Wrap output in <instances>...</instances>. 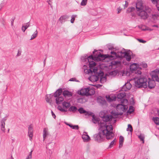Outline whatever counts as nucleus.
<instances>
[{
    "label": "nucleus",
    "mask_w": 159,
    "mask_h": 159,
    "mask_svg": "<svg viewBox=\"0 0 159 159\" xmlns=\"http://www.w3.org/2000/svg\"><path fill=\"white\" fill-rule=\"evenodd\" d=\"M112 118V116L109 115L104 116L103 118V120L100 121V124H99V125H100L101 123H104L106 126L111 125H107L106 122L108 121H111Z\"/></svg>",
    "instance_id": "10"
},
{
    "label": "nucleus",
    "mask_w": 159,
    "mask_h": 159,
    "mask_svg": "<svg viewBox=\"0 0 159 159\" xmlns=\"http://www.w3.org/2000/svg\"><path fill=\"white\" fill-rule=\"evenodd\" d=\"M106 98L109 101H113V100L111 99V98L110 97H107L106 96Z\"/></svg>",
    "instance_id": "53"
},
{
    "label": "nucleus",
    "mask_w": 159,
    "mask_h": 159,
    "mask_svg": "<svg viewBox=\"0 0 159 159\" xmlns=\"http://www.w3.org/2000/svg\"><path fill=\"white\" fill-rule=\"evenodd\" d=\"M77 110V109L76 107L73 106H70L68 109L69 111L73 112H75Z\"/></svg>",
    "instance_id": "28"
},
{
    "label": "nucleus",
    "mask_w": 159,
    "mask_h": 159,
    "mask_svg": "<svg viewBox=\"0 0 159 159\" xmlns=\"http://www.w3.org/2000/svg\"><path fill=\"white\" fill-rule=\"evenodd\" d=\"M126 96L125 93V92H122L118 94L117 95V98L118 99H120V101L124 99L123 98Z\"/></svg>",
    "instance_id": "24"
},
{
    "label": "nucleus",
    "mask_w": 159,
    "mask_h": 159,
    "mask_svg": "<svg viewBox=\"0 0 159 159\" xmlns=\"http://www.w3.org/2000/svg\"><path fill=\"white\" fill-rule=\"evenodd\" d=\"M26 159H32V157H31L30 156H27L26 157Z\"/></svg>",
    "instance_id": "56"
},
{
    "label": "nucleus",
    "mask_w": 159,
    "mask_h": 159,
    "mask_svg": "<svg viewBox=\"0 0 159 159\" xmlns=\"http://www.w3.org/2000/svg\"><path fill=\"white\" fill-rule=\"evenodd\" d=\"M78 111L80 114H84L85 113V115L88 114V112L84 110L83 108L81 107L78 110Z\"/></svg>",
    "instance_id": "29"
},
{
    "label": "nucleus",
    "mask_w": 159,
    "mask_h": 159,
    "mask_svg": "<svg viewBox=\"0 0 159 159\" xmlns=\"http://www.w3.org/2000/svg\"><path fill=\"white\" fill-rule=\"evenodd\" d=\"M82 138L84 142H88L90 140L89 136L88 135L87 132H84L82 135Z\"/></svg>",
    "instance_id": "16"
},
{
    "label": "nucleus",
    "mask_w": 159,
    "mask_h": 159,
    "mask_svg": "<svg viewBox=\"0 0 159 159\" xmlns=\"http://www.w3.org/2000/svg\"><path fill=\"white\" fill-rule=\"evenodd\" d=\"M62 92V89H59L56 91L53 95L56 102L57 104H61L64 100L63 97L61 95Z\"/></svg>",
    "instance_id": "6"
},
{
    "label": "nucleus",
    "mask_w": 159,
    "mask_h": 159,
    "mask_svg": "<svg viewBox=\"0 0 159 159\" xmlns=\"http://www.w3.org/2000/svg\"><path fill=\"white\" fill-rule=\"evenodd\" d=\"M128 102L126 99H124L121 100L120 104H118L116 107L117 111V114L116 115H122L124 112L126 111L128 108Z\"/></svg>",
    "instance_id": "4"
},
{
    "label": "nucleus",
    "mask_w": 159,
    "mask_h": 159,
    "mask_svg": "<svg viewBox=\"0 0 159 159\" xmlns=\"http://www.w3.org/2000/svg\"><path fill=\"white\" fill-rule=\"evenodd\" d=\"M8 117L7 116H6L5 117H4L1 120V123H5V122L6 121V120H7V118Z\"/></svg>",
    "instance_id": "45"
},
{
    "label": "nucleus",
    "mask_w": 159,
    "mask_h": 159,
    "mask_svg": "<svg viewBox=\"0 0 159 159\" xmlns=\"http://www.w3.org/2000/svg\"><path fill=\"white\" fill-rule=\"evenodd\" d=\"M51 113L53 118L55 119L56 117V116L52 111H51Z\"/></svg>",
    "instance_id": "52"
},
{
    "label": "nucleus",
    "mask_w": 159,
    "mask_h": 159,
    "mask_svg": "<svg viewBox=\"0 0 159 159\" xmlns=\"http://www.w3.org/2000/svg\"><path fill=\"white\" fill-rule=\"evenodd\" d=\"M155 86V83L154 80H149L148 82V85L147 86L150 89H152Z\"/></svg>",
    "instance_id": "20"
},
{
    "label": "nucleus",
    "mask_w": 159,
    "mask_h": 159,
    "mask_svg": "<svg viewBox=\"0 0 159 159\" xmlns=\"http://www.w3.org/2000/svg\"><path fill=\"white\" fill-rule=\"evenodd\" d=\"M87 0H82L80 4L81 6H85L87 3Z\"/></svg>",
    "instance_id": "42"
},
{
    "label": "nucleus",
    "mask_w": 159,
    "mask_h": 159,
    "mask_svg": "<svg viewBox=\"0 0 159 159\" xmlns=\"http://www.w3.org/2000/svg\"><path fill=\"white\" fill-rule=\"evenodd\" d=\"M137 11H139L142 10H146L148 12L151 11V9L147 6H144L143 5L141 1L137 2L136 6Z\"/></svg>",
    "instance_id": "7"
},
{
    "label": "nucleus",
    "mask_w": 159,
    "mask_h": 159,
    "mask_svg": "<svg viewBox=\"0 0 159 159\" xmlns=\"http://www.w3.org/2000/svg\"><path fill=\"white\" fill-rule=\"evenodd\" d=\"M141 66L143 68H146L147 67V65L146 63L142 64Z\"/></svg>",
    "instance_id": "50"
},
{
    "label": "nucleus",
    "mask_w": 159,
    "mask_h": 159,
    "mask_svg": "<svg viewBox=\"0 0 159 159\" xmlns=\"http://www.w3.org/2000/svg\"><path fill=\"white\" fill-rule=\"evenodd\" d=\"M77 16V15H73L71 16V19L70 20V22L72 23H73L74 22V20H75V18Z\"/></svg>",
    "instance_id": "40"
},
{
    "label": "nucleus",
    "mask_w": 159,
    "mask_h": 159,
    "mask_svg": "<svg viewBox=\"0 0 159 159\" xmlns=\"http://www.w3.org/2000/svg\"><path fill=\"white\" fill-rule=\"evenodd\" d=\"M99 79V76L97 75H93L90 76L89 78V80L92 82H95L98 80Z\"/></svg>",
    "instance_id": "15"
},
{
    "label": "nucleus",
    "mask_w": 159,
    "mask_h": 159,
    "mask_svg": "<svg viewBox=\"0 0 159 159\" xmlns=\"http://www.w3.org/2000/svg\"><path fill=\"white\" fill-rule=\"evenodd\" d=\"M30 24L29 22L27 23H25L22 26H24V30L25 31V30L30 26Z\"/></svg>",
    "instance_id": "37"
},
{
    "label": "nucleus",
    "mask_w": 159,
    "mask_h": 159,
    "mask_svg": "<svg viewBox=\"0 0 159 159\" xmlns=\"http://www.w3.org/2000/svg\"><path fill=\"white\" fill-rule=\"evenodd\" d=\"M98 71V68L97 67H94L92 69V72L90 73H92L93 74H93H96L97 75L98 74V73L97 72Z\"/></svg>",
    "instance_id": "31"
},
{
    "label": "nucleus",
    "mask_w": 159,
    "mask_h": 159,
    "mask_svg": "<svg viewBox=\"0 0 159 159\" xmlns=\"http://www.w3.org/2000/svg\"><path fill=\"white\" fill-rule=\"evenodd\" d=\"M89 91L88 92V96L92 95L94 94L95 93V91L93 89L89 87Z\"/></svg>",
    "instance_id": "27"
},
{
    "label": "nucleus",
    "mask_w": 159,
    "mask_h": 159,
    "mask_svg": "<svg viewBox=\"0 0 159 159\" xmlns=\"http://www.w3.org/2000/svg\"><path fill=\"white\" fill-rule=\"evenodd\" d=\"M92 118H93L92 119V121L93 122L94 124H96L98 123V125H99V126H100L99 124H100V121L99 122V121H98V120L96 119L95 118L94 116H93Z\"/></svg>",
    "instance_id": "36"
},
{
    "label": "nucleus",
    "mask_w": 159,
    "mask_h": 159,
    "mask_svg": "<svg viewBox=\"0 0 159 159\" xmlns=\"http://www.w3.org/2000/svg\"><path fill=\"white\" fill-rule=\"evenodd\" d=\"M46 101L47 102H50V99L48 98V97H47V98H46Z\"/></svg>",
    "instance_id": "55"
},
{
    "label": "nucleus",
    "mask_w": 159,
    "mask_h": 159,
    "mask_svg": "<svg viewBox=\"0 0 159 159\" xmlns=\"http://www.w3.org/2000/svg\"><path fill=\"white\" fill-rule=\"evenodd\" d=\"M22 30L23 31V32H25V31L24 30V26H22V28H21Z\"/></svg>",
    "instance_id": "61"
},
{
    "label": "nucleus",
    "mask_w": 159,
    "mask_h": 159,
    "mask_svg": "<svg viewBox=\"0 0 159 159\" xmlns=\"http://www.w3.org/2000/svg\"><path fill=\"white\" fill-rule=\"evenodd\" d=\"M127 131H129L131 132L133 130L132 127L130 124L128 125V127L126 129Z\"/></svg>",
    "instance_id": "41"
},
{
    "label": "nucleus",
    "mask_w": 159,
    "mask_h": 159,
    "mask_svg": "<svg viewBox=\"0 0 159 159\" xmlns=\"http://www.w3.org/2000/svg\"><path fill=\"white\" fill-rule=\"evenodd\" d=\"M138 64L133 63L130 66V69L133 72L134 71L136 75H141L142 72L138 70Z\"/></svg>",
    "instance_id": "9"
},
{
    "label": "nucleus",
    "mask_w": 159,
    "mask_h": 159,
    "mask_svg": "<svg viewBox=\"0 0 159 159\" xmlns=\"http://www.w3.org/2000/svg\"><path fill=\"white\" fill-rule=\"evenodd\" d=\"M116 139H114L113 141H112L110 143L108 148H110L112 147L115 144V143L116 142Z\"/></svg>",
    "instance_id": "38"
},
{
    "label": "nucleus",
    "mask_w": 159,
    "mask_h": 159,
    "mask_svg": "<svg viewBox=\"0 0 159 159\" xmlns=\"http://www.w3.org/2000/svg\"><path fill=\"white\" fill-rule=\"evenodd\" d=\"M81 60L83 62L88 61L89 63L90 69L88 70L87 72L88 74H89L92 72V68L95 67L96 63L93 61L96 59V57H94L93 55H91L88 56H86L84 57H81Z\"/></svg>",
    "instance_id": "5"
},
{
    "label": "nucleus",
    "mask_w": 159,
    "mask_h": 159,
    "mask_svg": "<svg viewBox=\"0 0 159 159\" xmlns=\"http://www.w3.org/2000/svg\"><path fill=\"white\" fill-rule=\"evenodd\" d=\"M156 6L157 7L158 10L159 11V6L158 7L157 5Z\"/></svg>",
    "instance_id": "63"
},
{
    "label": "nucleus",
    "mask_w": 159,
    "mask_h": 159,
    "mask_svg": "<svg viewBox=\"0 0 159 159\" xmlns=\"http://www.w3.org/2000/svg\"><path fill=\"white\" fill-rule=\"evenodd\" d=\"M106 46L108 49L109 50H111V51L115 52L116 50V48L115 47L114 45L113 44L109 43L107 44Z\"/></svg>",
    "instance_id": "21"
},
{
    "label": "nucleus",
    "mask_w": 159,
    "mask_h": 159,
    "mask_svg": "<svg viewBox=\"0 0 159 159\" xmlns=\"http://www.w3.org/2000/svg\"><path fill=\"white\" fill-rule=\"evenodd\" d=\"M28 136L30 138V140L31 141L33 136V128L31 125L28 127Z\"/></svg>",
    "instance_id": "17"
},
{
    "label": "nucleus",
    "mask_w": 159,
    "mask_h": 159,
    "mask_svg": "<svg viewBox=\"0 0 159 159\" xmlns=\"http://www.w3.org/2000/svg\"><path fill=\"white\" fill-rule=\"evenodd\" d=\"M134 111V108L133 106H130L128 110L127 111V113L129 114H131Z\"/></svg>",
    "instance_id": "33"
},
{
    "label": "nucleus",
    "mask_w": 159,
    "mask_h": 159,
    "mask_svg": "<svg viewBox=\"0 0 159 159\" xmlns=\"http://www.w3.org/2000/svg\"><path fill=\"white\" fill-rule=\"evenodd\" d=\"M125 5L124 7V8H125L127 7L128 5V3L126 1H125Z\"/></svg>",
    "instance_id": "54"
},
{
    "label": "nucleus",
    "mask_w": 159,
    "mask_h": 159,
    "mask_svg": "<svg viewBox=\"0 0 159 159\" xmlns=\"http://www.w3.org/2000/svg\"><path fill=\"white\" fill-rule=\"evenodd\" d=\"M124 141V137L122 136H120L119 138V148H121L123 145V143Z\"/></svg>",
    "instance_id": "26"
},
{
    "label": "nucleus",
    "mask_w": 159,
    "mask_h": 159,
    "mask_svg": "<svg viewBox=\"0 0 159 159\" xmlns=\"http://www.w3.org/2000/svg\"><path fill=\"white\" fill-rule=\"evenodd\" d=\"M63 107L59 105L57 107V109L61 112H65L67 111V110L65 109L64 108L67 109L70 106V103L69 102L64 101L62 103Z\"/></svg>",
    "instance_id": "8"
},
{
    "label": "nucleus",
    "mask_w": 159,
    "mask_h": 159,
    "mask_svg": "<svg viewBox=\"0 0 159 159\" xmlns=\"http://www.w3.org/2000/svg\"><path fill=\"white\" fill-rule=\"evenodd\" d=\"M15 19V17H14L12 18L11 20V26H13L14 22V20Z\"/></svg>",
    "instance_id": "47"
},
{
    "label": "nucleus",
    "mask_w": 159,
    "mask_h": 159,
    "mask_svg": "<svg viewBox=\"0 0 159 159\" xmlns=\"http://www.w3.org/2000/svg\"><path fill=\"white\" fill-rule=\"evenodd\" d=\"M141 11L138 13V15L142 19L144 20L147 19L148 17V13H150L151 11L148 12L146 10H142Z\"/></svg>",
    "instance_id": "11"
},
{
    "label": "nucleus",
    "mask_w": 159,
    "mask_h": 159,
    "mask_svg": "<svg viewBox=\"0 0 159 159\" xmlns=\"http://www.w3.org/2000/svg\"><path fill=\"white\" fill-rule=\"evenodd\" d=\"M48 134V129L47 128H44L43 130V136L44 141L46 139L47 136Z\"/></svg>",
    "instance_id": "25"
},
{
    "label": "nucleus",
    "mask_w": 159,
    "mask_h": 159,
    "mask_svg": "<svg viewBox=\"0 0 159 159\" xmlns=\"http://www.w3.org/2000/svg\"><path fill=\"white\" fill-rule=\"evenodd\" d=\"M131 85L130 84H127L123 86L122 90L123 91H127L129 90L131 88Z\"/></svg>",
    "instance_id": "22"
},
{
    "label": "nucleus",
    "mask_w": 159,
    "mask_h": 159,
    "mask_svg": "<svg viewBox=\"0 0 159 159\" xmlns=\"http://www.w3.org/2000/svg\"><path fill=\"white\" fill-rule=\"evenodd\" d=\"M138 40L140 43H146V41L145 40H143L142 39H138Z\"/></svg>",
    "instance_id": "49"
},
{
    "label": "nucleus",
    "mask_w": 159,
    "mask_h": 159,
    "mask_svg": "<svg viewBox=\"0 0 159 159\" xmlns=\"http://www.w3.org/2000/svg\"><path fill=\"white\" fill-rule=\"evenodd\" d=\"M52 0H48L47 1V2L49 4L51 5V3H50V2H51Z\"/></svg>",
    "instance_id": "59"
},
{
    "label": "nucleus",
    "mask_w": 159,
    "mask_h": 159,
    "mask_svg": "<svg viewBox=\"0 0 159 159\" xmlns=\"http://www.w3.org/2000/svg\"><path fill=\"white\" fill-rule=\"evenodd\" d=\"M68 16L67 15H64L61 16L59 19V20H61L62 21L63 20H65L68 19Z\"/></svg>",
    "instance_id": "35"
},
{
    "label": "nucleus",
    "mask_w": 159,
    "mask_h": 159,
    "mask_svg": "<svg viewBox=\"0 0 159 159\" xmlns=\"http://www.w3.org/2000/svg\"><path fill=\"white\" fill-rule=\"evenodd\" d=\"M118 11L117 13H120L121 10V9H120V8H118Z\"/></svg>",
    "instance_id": "57"
},
{
    "label": "nucleus",
    "mask_w": 159,
    "mask_h": 159,
    "mask_svg": "<svg viewBox=\"0 0 159 159\" xmlns=\"http://www.w3.org/2000/svg\"><path fill=\"white\" fill-rule=\"evenodd\" d=\"M89 91V87L86 88H83L80 91V94L81 95L83 96H88V92Z\"/></svg>",
    "instance_id": "18"
},
{
    "label": "nucleus",
    "mask_w": 159,
    "mask_h": 159,
    "mask_svg": "<svg viewBox=\"0 0 159 159\" xmlns=\"http://www.w3.org/2000/svg\"><path fill=\"white\" fill-rule=\"evenodd\" d=\"M111 55L109 54L103 55L101 54L100 53L98 55V58H101V60H104L105 59L107 58H112ZM101 60V59L100 60Z\"/></svg>",
    "instance_id": "19"
},
{
    "label": "nucleus",
    "mask_w": 159,
    "mask_h": 159,
    "mask_svg": "<svg viewBox=\"0 0 159 159\" xmlns=\"http://www.w3.org/2000/svg\"><path fill=\"white\" fill-rule=\"evenodd\" d=\"M153 27H158V26L157 25H153Z\"/></svg>",
    "instance_id": "62"
},
{
    "label": "nucleus",
    "mask_w": 159,
    "mask_h": 159,
    "mask_svg": "<svg viewBox=\"0 0 159 159\" xmlns=\"http://www.w3.org/2000/svg\"><path fill=\"white\" fill-rule=\"evenodd\" d=\"M118 63H119V62L118 61H111V64L112 66L113 65H116Z\"/></svg>",
    "instance_id": "44"
},
{
    "label": "nucleus",
    "mask_w": 159,
    "mask_h": 159,
    "mask_svg": "<svg viewBox=\"0 0 159 159\" xmlns=\"http://www.w3.org/2000/svg\"><path fill=\"white\" fill-rule=\"evenodd\" d=\"M97 102L100 105H105L106 104V102L105 99L101 96L98 97L97 99Z\"/></svg>",
    "instance_id": "13"
},
{
    "label": "nucleus",
    "mask_w": 159,
    "mask_h": 159,
    "mask_svg": "<svg viewBox=\"0 0 159 159\" xmlns=\"http://www.w3.org/2000/svg\"><path fill=\"white\" fill-rule=\"evenodd\" d=\"M113 130L112 125L106 126L104 123H101L100 127V131L97 134L93 135L94 140L99 143L103 142L105 138L107 139L112 138L114 134L112 132Z\"/></svg>",
    "instance_id": "1"
},
{
    "label": "nucleus",
    "mask_w": 159,
    "mask_h": 159,
    "mask_svg": "<svg viewBox=\"0 0 159 159\" xmlns=\"http://www.w3.org/2000/svg\"><path fill=\"white\" fill-rule=\"evenodd\" d=\"M110 53L111 55V57L113 59L116 58H121L124 57L128 61H129L131 60V55L132 53L129 50L127 52L124 48H123L122 50L119 51L117 52L111 51Z\"/></svg>",
    "instance_id": "2"
},
{
    "label": "nucleus",
    "mask_w": 159,
    "mask_h": 159,
    "mask_svg": "<svg viewBox=\"0 0 159 159\" xmlns=\"http://www.w3.org/2000/svg\"><path fill=\"white\" fill-rule=\"evenodd\" d=\"M66 125L73 129H78L79 128V127L78 125H73L72 124L68 123L66 124Z\"/></svg>",
    "instance_id": "30"
},
{
    "label": "nucleus",
    "mask_w": 159,
    "mask_h": 159,
    "mask_svg": "<svg viewBox=\"0 0 159 159\" xmlns=\"http://www.w3.org/2000/svg\"><path fill=\"white\" fill-rule=\"evenodd\" d=\"M32 151H31L30 152L29 154V155H28V156H30L31 157H32Z\"/></svg>",
    "instance_id": "58"
},
{
    "label": "nucleus",
    "mask_w": 159,
    "mask_h": 159,
    "mask_svg": "<svg viewBox=\"0 0 159 159\" xmlns=\"http://www.w3.org/2000/svg\"><path fill=\"white\" fill-rule=\"evenodd\" d=\"M152 120L157 125H159V118L157 117H153Z\"/></svg>",
    "instance_id": "32"
},
{
    "label": "nucleus",
    "mask_w": 159,
    "mask_h": 159,
    "mask_svg": "<svg viewBox=\"0 0 159 159\" xmlns=\"http://www.w3.org/2000/svg\"><path fill=\"white\" fill-rule=\"evenodd\" d=\"M152 78L153 80L159 82V72H153L152 73Z\"/></svg>",
    "instance_id": "14"
},
{
    "label": "nucleus",
    "mask_w": 159,
    "mask_h": 159,
    "mask_svg": "<svg viewBox=\"0 0 159 159\" xmlns=\"http://www.w3.org/2000/svg\"><path fill=\"white\" fill-rule=\"evenodd\" d=\"M69 81H76V82H79V81L78 80H76V79L74 78H70L69 80Z\"/></svg>",
    "instance_id": "48"
},
{
    "label": "nucleus",
    "mask_w": 159,
    "mask_h": 159,
    "mask_svg": "<svg viewBox=\"0 0 159 159\" xmlns=\"http://www.w3.org/2000/svg\"><path fill=\"white\" fill-rule=\"evenodd\" d=\"M111 113L112 115L114 116H118V115H116V114H117V111L116 112H113L112 111L111 112Z\"/></svg>",
    "instance_id": "51"
},
{
    "label": "nucleus",
    "mask_w": 159,
    "mask_h": 159,
    "mask_svg": "<svg viewBox=\"0 0 159 159\" xmlns=\"http://www.w3.org/2000/svg\"><path fill=\"white\" fill-rule=\"evenodd\" d=\"M21 49H19L18 51V52L16 55L17 57H18L20 56L21 55Z\"/></svg>",
    "instance_id": "46"
},
{
    "label": "nucleus",
    "mask_w": 159,
    "mask_h": 159,
    "mask_svg": "<svg viewBox=\"0 0 159 159\" xmlns=\"http://www.w3.org/2000/svg\"><path fill=\"white\" fill-rule=\"evenodd\" d=\"M1 129L4 132H5V123H1Z\"/></svg>",
    "instance_id": "39"
},
{
    "label": "nucleus",
    "mask_w": 159,
    "mask_h": 159,
    "mask_svg": "<svg viewBox=\"0 0 159 159\" xmlns=\"http://www.w3.org/2000/svg\"><path fill=\"white\" fill-rule=\"evenodd\" d=\"M139 138L140 139L141 141H143V143H144V137L143 134H141L138 136Z\"/></svg>",
    "instance_id": "43"
},
{
    "label": "nucleus",
    "mask_w": 159,
    "mask_h": 159,
    "mask_svg": "<svg viewBox=\"0 0 159 159\" xmlns=\"http://www.w3.org/2000/svg\"><path fill=\"white\" fill-rule=\"evenodd\" d=\"M10 159H14L13 158L12 156H11V158Z\"/></svg>",
    "instance_id": "64"
},
{
    "label": "nucleus",
    "mask_w": 159,
    "mask_h": 159,
    "mask_svg": "<svg viewBox=\"0 0 159 159\" xmlns=\"http://www.w3.org/2000/svg\"><path fill=\"white\" fill-rule=\"evenodd\" d=\"M152 2L154 3H155L157 2L156 0H151Z\"/></svg>",
    "instance_id": "60"
},
{
    "label": "nucleus",
    "mask_w": 159,
    "mask_h": 159,
    "mask_svg": "<svg viewBox=\"0 0 159 159\" xmlns=\"http://www.w3.org/2000/svg\"><path fill=\"white\" fill-rule=\"evenodd\" d=\"M98 76H99V78L100 79V81L101 83H104L106 82L107 79L106 76H104L103 72L100 71L98 74Z\"/></svg>",
    "instance_id": "12"
},
{
    "label": "nucleus",
    "mask_w": 159,
    "mask_h": 159,
    "mask_svg": "<svg viewBox=\"0 0 159 159\" xmlns=\"http://www.w3.org/2000/svg\"><path fill=\"white\" fill-rule=\"evenodd\" d=\"M38 32L37 30H36L34 33V34L31 35L30 40H32L35 38L37 36Z\"/></svg>",
    "instance_id": "34"
},
{
    "label": "nucleus",
    "mask_w": 159,
    "mask_h": 159,
    "mask_svg": "<svg viewBox=\"0 0 159 159\" xmlns=\"http://www.w3.org/2000/svg\"><path fill=\"white\" fill-rule=\"evenodd\" d=\"M138 76H135L134 78L135 86L138 88L143 87L146 88L147 87V78L143 75H137Z\"/></svg>",
    "instance_id": "3"
},
{
    "label": "nucleus",
    "mask_w": 159,
    "mask_h": 159,
    "mask_svg": "<svg viewBox=\"0 0 159 159\" xmlns=\"http://www.w3.org/2000/svg\"><path fill=\"white\" fill-rule=\"evenodd\" d=\"M64 96L66 97H70L72 95L71 93L67 90H65L62 93Z\"/></svg>",
    "instance_id": "23"
}]
</instances>
